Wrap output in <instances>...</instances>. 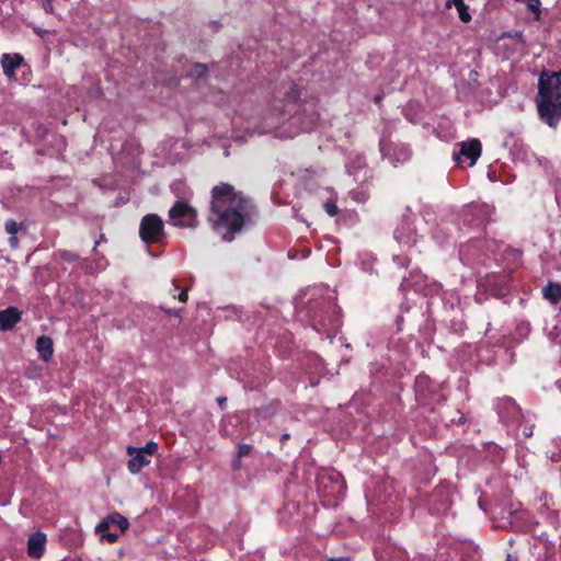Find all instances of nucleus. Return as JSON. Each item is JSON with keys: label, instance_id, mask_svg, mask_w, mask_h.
I'll return each instance as SVG.
<instances>
[{"label": "nucleus", "instance_id": "2eb2a0df", "mask_svg": "<svg viewBox=\"0 0 561 561\" xmlns=\"http://www.w3.org/2000/svg\"><path fill=\"white\" fill-rule=\"evenodd\" d=\"M21 320V312L15 307L0 311V331H9Z\"/></svg>", "mask_w": 561, "mask_h": 561}, {"label": "nucleus", "instance_id": "f03ea898", "mask_svg": "<svg viewBox=\"0 0 561 561\" xmlns=\"http://www.w3.org/2000/svg\"><path fill=\"white\" fill-rule=\"evenodd\" d=\"M536 106L539 118L551 128L561 121V70H542L538 78Z\"/></svg>", "mask_w": 561, "mask_h": 561}, {"label": "nucleus", "instance_id": "423d86ee", "mask_svg": "<svg viewBox=\"0 0 561 561\" xmlns=\"http://www.w3.org/2000/svg\"><path fill=\"white\" fill-rule=\"evenodd\" d=\"M511 272H500L488 274L481 285L486 291L495 297L506 296L511 290L512 276Z\"/></svg>", "mask_w": 561, "mask_h": 561}, {"label": "nucleus", "instance_id": "7ed1b4c3", "mask_svg": "<svg viewBox=\"0 0 561 561\" xmlns=\"http://www.w3.org/2000/svg\"><path fill=\"white\" fill-rule=\"evenodd\" d=\"M308 103L300 100V90L294 82L283 83L277 88L274 94V105L272 116L275 114L273 122L268 124L270 129L276 128L282 121L295 116L301 117L307 114ZM311 112L308 114V123L312 125L319 119L318 113L314 111V104H309Z\"/></svg>", "mask_w": 561, "mask_h": 561}, {"label": "nucleus", "instance_id": "a211bd4d", "mask_svg": "<svg viewBox=\"0 0 561 561\" xmlns=\"http://www.w3.org/2000/svg\"><path fill=\"white\" fill-rule=\"evenodd\" d=\"M543 296L552 304L561 301V285L557 283H549L543 289Z\"/></svg>", "mask_w": 561, "mask_h": 561}, {"label": "nucleus", "instance_id": "473e14b6", "mask_svg": "<svg viewBox=\"0 0 561 561\" xmlns=\"http://www.w3.org/2000/svg\"><path fill=\"white\" fill-rule=\"evenodd\" d=\"M9 241L12 247H15L18 244V239L15 236H11Z\"/></svg>", "mask_w": 561, "mask_h": 561}, {"label": "nucleus", "instance_id": "9b49d317", "mask_svg": "<svg viewBox=\"0 0 561 561\" xmlns=\"http://www.w3.org/2000/svg\"><path fill=\"white\" fill-rule=\"evenodd\" d=\"M47 537L43 531L31 534L27 539V554L30 558L39 559L46 550Z\"/></svg>", "mask_w": 561, "mask_h": 561}, {"label": "nucleus", "instance_id": "2f4dec72", "mask_svg": "<svg viewBox=\"0 0 561 561\" xmlns=\"http://www.w3.org/2000/svg\"><path fill=\"white\" fill-rule=\"evenodd\" d=\"M102 241H105V237L104 234H101L100 239L98 241H95V244H94V248H93V251L96 250V248L101 244Z\"/></svg>", "mask_w": 561, "mask_h": 561}, {"label": "nucleus", "instance_id": "f257e3e1", "mask_svg": "<svg viewBox=\"0 0 561 561\" xmlns=\"http://www.w3.org/2000/svg\"><path fill=\"white\" fill-rule=\"evenodd\" d=\"M256 214L253 201L231 184L221 182L211 188L207 220L225 241H232L245 226L253 224Z\"/></svg>", "mask_w": 561, "mask_h": 561}, {"label": "nucleus", "instance_id": "e433bc0d", "mask_svg": "<svg viewBox=\"0 0 561 561\" xmlns=\"http://www.w3.org/2000/svg\"><path fill=\"white\" fill-rule=\"evenodd\" d=\"M506 561H517V559L514 556H512L511 553H508L506 556Z\"/></svg>", "mask_w": 561, "mask_h": 561}, {"label": "nucleus", "instance_id": "4468645a", "mask_svg": "<svg viewBox=\"0 0 561 561\" xmlns=\"http://www.w3.org/2000/svg\"><path fill=\"white\" fill-rule=\"evenodd\" d=\"M489 217V209L485 206H469L466 213L465 221L469 226L482 227Z\"/></svg>", "mask_w": 561, "mask_h": 561}, {"label": "nucleus", "instance_id": "4be33fe9", "mask_svg": "<svg viewBox=\"0 0 561 561\" xmlns=\"http://www.w3.org/2000/svg\"><path fill=\"white\" fill-rule=\"evenodd\" d=\"M523 3H525L528 8L529 11H531L533 13H535V19L536 20H539L540 19V5H541V2L540 0H524Z\"/></svg>", "mask_w": 561, "mask_h": 561}, {"label": "nucleus", "instance_id": "f704fd0d", "mask_svg": "<svg viewBox=\"0 0 561 561\" xmlns=\"http://www.w3.org/2000/svg\"><path fill=\"white\" fill-rule=\"evenodd\" d=\"M164 311H165V313H168L169 316H179V312H178V311H174V310H171V309H169V310H164Z\"/></svg>", "mask_w": 561, "mask_h": 561}, {"label": "nucleus", "instance_id": "a878e982", "mask_svg": "<svg viewBox=\"0 0 561 561\" xmlns=\"http://www.w3.org/2000/svg\"><path fill=\"white\" fill-rule=\"evenodd\" d=\"M101 534V540H105L108 543H115L118 540V534L117 533H108L107 530Z\"/></svg>", "mask_w": 561, "mask_h": 561}, {"label": "nucleus", "instance_id": "b1692460", "mask_svg": "<svg viewBox=\"0 0 561 561\" xmlns=\"http://www.w3.org/2000/svg\"><path fill=\"white\" fill-rule=\"evenodd\" d=\"M4 229L10 236H15L19 231V225L15 220L9 219L5 221Z\"/></svg>", "mask_w": 561, "mask_h": 561}, {"label": "nucleus", "instance_id": "cd10ccee", "mask_svg": "<svg viewBox=\"0 0 561 561\" xmlns=\"http://www.w3.org/2000/svg\"><path fill=\"white\" fill-rule=\"evenodd\" d=\"M324 209L328 213V215L331 216V217L336 216L337 213H339V208H337L336 204L333 203V202L325 203L324 204Z\"/></svg>", "mask_w": 561, "mask_h": 561}, {"label": "nucleus", "instance_id": "c756f323", "mask_svg": "<svg viewBox=\"0 0 561 561\" xmlns=\"http://www.w3.org/2000/svg\"><path fill=\"white\" fill-rule=\"evenodd\" d=\"M217 402H218V404H219L220 409H225V408H226V403H227V398H225V397H219V398L217 399Z\"/></svg>", "mask_w": 561, "mask_h": 561}, {"label": "nucleus", "instance_id": "6ab92c4d", "mask_svg": "<svg viewBox=\"0 0 561 561\" xmlns=\"http://www.w3.org/2000/svg\"><path fill=\"white\" fill-rule=\"evenodd\" d=\"M276 405L270 403V404H265V405H262L257 409H255L253 411V414H254V417L256 419L257 422L262 421V420H267V419H271L272 416L275 415L276 413Z\"/></svg>", "mask_w": 561, "mask_h": 561}, {"label": "nucleus", "instance_id": "7c9ffc66", "mask_svg": "<svg viewBox=\"0 0 561 561\" xmlns=\"http://www.w3.org/2000/svg\"><path fill=\"white\" fill-rule=\"evenodd\" d=\"M240 459H241V458H238V457H237V458L232 461V469H233V470H238V469H240V467H241V461H240Z\"/></svg>", "mask_w": 561, "mask_h": 561}, {"label": "nucleus", "instance_id": "412c9836", "mask_svg": "<svg viewBox=\"0 0 561 561\" xmlns=\"http://www.w3.org/2000/svg\"><path fill=\"white\" fill-rule=\"evenodd\" d=\"M208 75V68L205 64H195L191 71H190V76L191 77H194L195 79H202V78H206Z\"/></svg>", "mask_w": 561, "mask_h": 561}, {"label": "nucleus", "instance_id": "0eeeda50", "mask_svg": "<svg viewBox=\"0 0 561 561\" xmlns=\"http://www.w3.org/2000/svg\"><path fill=\"white\" fill-rule=\"evenodd\" d=\"M450 492L447 486H436L428 496L427 505L433 514H445L450 507Z\"/></svg>", "mask_w": 561, "mask_h": 561}, {"label": "nucleus", "instance_id": "f8f14e48", "mask_svg": "<svg viewBox=\"0 0 561 561\" xmlns=\"http://www.w3.org/2000/svg\"><path fill=\"white\" fill-rule=\"evenodd\" d=\"M112 525H116L122 533L126 531L129 528L128 519L121 513L113 512L108 514L104 519H102L100 524L96 525L95 531L104 533L108 530Z\"/></svg>", "mask_w": 561, "mask_h": 561}, {"label": "nucleus", "instance_id": "f3484780", "mask_svg": "<svg viewBox=\"0 0 561 561\" xmlns=\"http://www.w3.org/2000/svg\"><path fill=\"white\" fill-rule=\"evenodd\" d=\"M451 5H455V8L458 11L459 19L468 23L471 21V15L468 11V5L465 3V0H447L446 1V8H451Z\"/></svg>", "mask_w": 561, "mask_h": 561}, {"label": "nucleus", "instance_id": "6e6552de", "mask_svg": "<svg viewBox=\"0 0 561 561\" xmlns=\"http://www.w3.org/2000/svg\"><path fill=\"white\" fill-rule=\"evenodd\" d=\"M415 399L421 405H427L434 400L436 385L426 375H419L414 382Z\"/></svg>", "mask_w": 561, "mask_h": 561}, {"label": "nucleus", "instance_id": "1a4fd4ad", "mask_svg": "<svg viewBox=\"0 0 561 561\" xmlns=\"http://www.w3.org/2000/svg\"><path fill=\"white\" fill-rule=\"evenodd\" d=\"M482 145L477 138L462 142L460 151L455 154V160L458 163H462L465 160H469V165H473L481 156Z\"/></svg>", "mask_w": 561, "mask_h": 561}, {"label": "nucleus", "instance_id": "58836bf2", "mask_svg": "<svg viewBox=\"0 0 561 561\" xmlns=\"http://www.w3.org/2000/svg\"><path fill=\"white\" fill-rule=\"evenodd\" d=\"M380 151L383 153L385 152V146L382 144V141H380Z\"/></svg>", "mask_w": 561, "mask_h": 561}, {"label": "nucleus", "instance_id": "bb28decb", "mask_svg": "<svg viewBox=\"0 0 561 561\" xmlns=\"http://www.w3.org/2000/svg\"><path fill=\"white\" fill-rule=\"evenodd\" d=\"M505 253L508 256H511L514 260V262H516V265H518L520 263L522 251L516 250V249H512V248H507Z\"/></svg>", "mask_w": 561, "mask_h": 561}, {"label": "nucleus", "instance_id": "aec40b11", "mask_svg": "<svg viewBox=\"0 0 561 561\" xmlns=\"http://www.w3.org/2000/svg\"><path fill=\"white\" fill-rule=\"evenodd\" d=\"M410 157H411L410 148L405 145H399V146H396V148H394L392 161L403 163V162L408 161L410 159Z\"/></svg>", "mask_w": 561, "mask_h": 561}, {"label": "nucleus", "instance_id": "c9c22d12", "mask_svg": "<svg viewBox=\"0 0 561 561\" xmlns=\"http://www.w3.org/2000/svg\"><path fill=\"white\" fill-rule=\"evenodd\" d=\"M328 561H348L347 558H331Z\"/></svg>", "mask_w": 561, "mask_h": 561}, {"label": "nucleus", "instance_id": "dca6fc26", "mask_svg": "<svg viewBox=\"0 0 561 561\" xmlns=\"http://www.w3.org/2000/svg\"><path fill=\"white\" fill-rule=\"evenodd\" d=\"M36 350L44 362L50 360L54 353L53 340L47 335L39 336L36 341Z\"/></svg>", "mask_w": 561, "mask_h": 561}, {"label": "nucleus", "instance_id": "39448f33", "mask_svg": "<svg viewBox=\"0 0 561 561\" xmlns=\"http://www.w3.org/2000/svg\"><path fill=\"white\" fill-rule=\"evenodd\" d=\"M126 451L130 457L127 463V468L130 473L136 474L151 462V457L158 451V444L153 440H150L140 448L128 446Z\"/></svg>", "mask_w": 561, "mask_h": 561}, {"label": "nucleus", "instance_id": "5701e85b", "mask_svg": "<svg viewBox=\"0 0 561 561\" xmlns=\"http://www.w3.org/2000/svg\"><path fill=\"white\" fill-rule=\"evenodd\" d=\"M58 256L62 260V261H66V262H69V263H72V262H76L80 259L79 254L72 252V251H68V250H59L58 251Z\"/></svg>", "mask_w": 561, "mask_h": 561}, {"label": "nucleus", "instance_id": "4c0bfd02", "mask_svg": "<svg viewBox=\"0 0 561 561\" xmlns=\"http://www.w3.org/2000/svg\"><path fill=\"white\" fill-rule=\"evenodd\" d=\"M374 100H375V102H376V103H380V102H381V100H382V96H381V95H376V96L374 98Z\"/></svg>", "mask_w": 561, "mask_h": 561}, {"label": "nucleus", "instance_id": "c85d7f7f", "mask_svg": "<svg viewBox=\"0 0 561 561\" xmlns=\"http://www.w3.org/2000/svg\"><path fill=\"white\" fill-rule=\"evenodd\" d=\"M187 291L186 290H182L179 296H178V299L181 301V302H186L187 301Z\"/></svg>", "mask_w": 561, "mask_h": 561}, {"label": "nucleus", "instance_id": "9d476101", "mask_svg": "<svg viewBox=\"0 0 561 561\" xmlns=\"http://www.w3.org/2000/svg\"><path fill=\"white\" fill-rule=\"evenodd\" d=\"M169 216L171 219H185L186 221L181 225L193 227L197 213L186 202L178 201L169 210Z\"/></svg>", "mask_w": 561, "mask_h": 561}, {"label": "nucleus", "instance_id": "ddd939ff", "mask_svg": "<svg viewBox=\"0 0 561 561\" xmlns=\"http://www.w3.org/2000/svg\"><path fill=\"white\" fill-rule=\"evenodd\" d=\"M24 62V58L21 54H9L5 53L1 56V67L3 73L9 79L15 78V71L19 69Z\"/></svg>", "mask_w": 561, "mask_h": 561}, {"label": "nucleus", "instance_id": "72a5a7b5", "mask_svg": "<svg viewBox=\"0 0 561 561\" xmlns=\"http://www.w3.org/2000/svg\"><path fill=\"white\" fill-rule=\"evenodd\" d=\"M290 438V435L288 433H285L280 436V443H284Z\"/></svg>", "mask_w": 561, "mask_h": 561}, {"label": "nucleus", "instance_id": "20e7f679", "mask_svg": "<svg viewBox=\"0 0 561 561\" xmlns=\"http://www.w3.org/2000/svg\"><path fill=\"white\" fill-rule=\"evenodd\" d=\"M139 238L146 244L161 243L164 240V224L160 216L157 214H147L141 218Z\"/></svg>", "mask_w": 561, "mask_h": 561}, {"label": "nucleus", "instance_id": "393cba45", "mask_svg": "<svg viewBox=\"0 0 561 561\" xmlns=\"http://www.w3.org/2000/svg\"><path fill=\"white\" fill-rule=\"evenodd\" d=\"M252 449H253V446L250 444H239L238 451H237L238 458H242V457L250 455Z\"/></svg>", "mask_w": 561, "mask_h": 561}]
</instances>
